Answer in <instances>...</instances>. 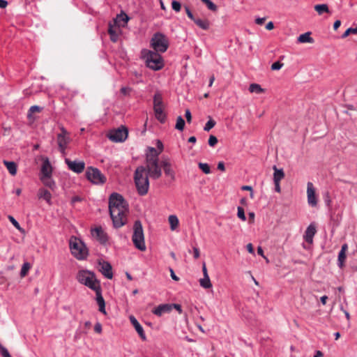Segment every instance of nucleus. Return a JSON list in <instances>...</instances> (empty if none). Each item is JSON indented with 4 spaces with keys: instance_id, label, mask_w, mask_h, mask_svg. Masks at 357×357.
<instances>
[{
    "instance_id": "3",
    "label": "nucleus",
    "mask_w": 357,
    "mask_h": 357,
    "mask_svg": "<svg viewBox=\"0 0 357 357\" xmlns=\"http://www.w3.org/2000/svg\"><path fill=\"white\" fill-rule=\"evenodd\" d=\"M160 52L143 49L141 52V57L145 61L146 66L153 70H159L164 66V61Z\"/></svg>"
},
{
    "instance_id": "58",
    "label": "nucleus",
    "mask_w": 357,
    "mask_h": 357,
    "mask_svg": "<svg viewBox=\"0 0 357 357\" xmlns=\"http://www.w3.org/2000/svg\"><path fill=\"white\" fill-rule=\"evenodd\" d=\"M169 271H170V275H171V278H172V280H174L175 281H178L179 280V278L176 275L174 270L172 268H170Z\"/></svg>"
},
{
    "instance_id": "31",
    "label": "nucleus",
    "mask_w": 357,
    "mask_h": 357,
    "mask_svg": "<svg viewBox=\"0 0 357 357\" xmlns=\"http://www.w3.org/2000/svg\"><path fill=\"white\" fill-rule=\"evenodd\" d=\"M168 220L170 225V229L172 230H175L179 223L177 216L175 215H171L169 216Z\"/></svg>"
},
{
    "instance_id": "17",
    "label": "nucleus",
    "mask_w": 357,
    "mask_h": 357,
    "mask_svg": "<svg viewBox=\"0 0 357 357\" xmlns=\"http://www.w3.org/2000/svg\"><path fill=\"white\" fill-rule=\"evenodd\" d=\"M317 232L316 226L314 223H311L306 229L303 235V238L309 244L313 243V238Z\"/></svg>"
},
{
    "instance_id": "54",
    "label": "nucleus",
    "mask_w": 357,
    "mask_h": 357,
    "mask_svg": "<svg viewBox=\"0 0 357 357\" xmlns=\"http://www.w3.org/2000/svg\"><path fill=\"white\" fill-rule=\"evenodd\" d=\"M185 116L186 118L187 122L190 123L192 119V115L190 109H186L185 113Z\"/></svg>"
},
{
    "instance_id": "46",
    "label": "nucleus",
    "mask_w": 357,
    "mask_h": 357,
    "mask_svg": "<svg viewBox=\"0 0 357 357\" xmlns=\"http://www.w3.org/2000/svg\"><path fill=\"white\" fill-rule=\"evenodd\" d=\"M117 20L119 22H123L124 24L127 23L129 20L128 16L126 13H121L117 16Z\"/></svg>"
},
{
    "instance_id": "38",
    "label": "nucleus",
    "mask_w": 357,
    "mask_h": 357,
    "mask_svg": "<svg viewBox=\"0 0 357 357\" xmlns=\"http://www.w3.org/2000/svg\"><path fill=\"white\" fill-rule=\"evenodd\" d=\"M40 110H41V108L39 106H37V105L31 106L28 111V114H27L28 119H32L33 114L36 112H40Z\"/></svg>"
},
{
    "instance_id": "13",
    "label": "nucleus",
    "mask_w": 357,
    "mask_h": 357,
    "mask_svg": "<svg viewBox=\"0 0 357 357\" xmlns=\"http://www.w3.org/2000/svg\"><path fill=\"white\" fill-rule=\"evenodd\" d=\"M65 162L70 170L77 174L82 173L85 168V163L83 161L71 160L68 158H66Z\"/></svg>"
},
{
    "instance_id": "34",
    "label": "nucleus",
    "mask_w": 357,
    "mask_h": 357,
    "mask_svg": "<svg viewBox=\"0 0 357 357\" xmlns=\"http://www.w3.org/2000/svg\"><path fill=\"white\" fill-rule=\"evenodd\" d=\"M199 283L201 287L204 289H208L212 287L209 276H206L200 279Z\"/></svg>"
},
{
    "instance_id": "16",
    "label": "nucleus",
    "mask_w": 357,
    "mask_h": 357,
    "mask_svg": "<svg viewBox=\"0 0 357 357\" xmlns=\"http://www.w3.org/2000/svg\"><path fill=\"white\" fill-rule=\"evenodd\" d=\"M307 203L310 206L314 207L317 205V199L315 194V189L312 183L308 182L307 184Z\"/></svg>"
},
{
    "instance_id": "42",
    "label": "nucleus",
    "mask_w": 357,
    "mask_h": 357,
    "mask_svg": "<svg viewBox=\"0 0 357 357\" xmlns=\"http://www.w3.org/2000/svg\"><path fill=\"white\" fill-rule=\"evenodd\" d=\"M199 169L205 174H208L211 173V168L207 163L199 162L198 164Z\"/></svg>"
},
{
    "instance_id": "21",
    "label": "nucleus",
    "mask_w": 357,
    "mask_h": 357,
    "mask_svg": "<svg viewBox=\"0 0 357 357\" xmlns=\"http://www.w3.org/2000/svg\"><path fill=\"white\" fill-rule=\"evenodd\" d=\"M172 307L169 304H162L156 307L153 310V313L157 316H162V314L170 312Z\"/></svg>"
},
{
    "instance_id": "39",
    "label": "nucleus",
    "mask_w": 357,
    "mask_h": 357,
    "mask_svg": "<svg viewBox=\"0 0 357 357\" xmlns=\"http://www.w3.org/2000/svg\"><path fill=\"white\" fill-rule=\"evenodd\" d=\"M323 198H324V201L326 206L328 208H330L331 206V202H332L330 193L328 192H324L323 195Z\"/></svg>"
},
{
    "instance_id": "25",
    "label": "nucleus",
    "mask_w": 357,
    "mask_h": 357,
    "mask_svg": "<svg viewBox=\"0 0 357 357\" xmlns=\"http://www.w3.org/2000/svg\"><path fill=\"white\" fill-rule=\"evenodd\" d=\"M3 162L12 176H15L17 174V164L15 162L3 160Z\"/></svg>"
},
{
    "instance_id": "12",
    "label": "nucleus",
    "mask_w": 357,
    "mask_h": 357,
    "mask_svg": "<svg viewBox=\"0 0 357 357\" xmlns=\"http://www.w3.org/2000/svg\"><path fill=\"white\" fill-rule=\"evenodd\" d=\"M127 213L128 211H119V214H118V212L115 214L109 213L114 227L118 229L126 225Z\"/></svg>"
},
{
    "instance_id": "64",
    "label": "nucleus",
    "mask_w": 357,
    "mask_h": 357,
    "mask_svg": "<svg viewBox=\"0 0 357 357\" xmlns=\"http://www.w3.org/2000/svg\"><path fill=\"white\" fill-rule=\"evenodd\" d=\"M341 25V22L340 20H336L333 24V28L335 30L337 29Z\"/></svg>"
},
{
    "instance_id": "29",
    "label": "nucleus",
    "mask_w": 357,
    "mask_h": 357,
    "mask_svg": "<svg viewBox=\"0 0 357 357\" xmlns=\"http://www.w3.org/2000/svg\"><path fill=\"white\" fill-rule=\"evenodd\" d=\"M193 22L203 30H207L209 28V22L208 20L195 18Z\"/></svg>"
},
{
    "instance_id": "14",
    "label": "nucleus",
    "mask_w": 357,
    "mask_h": 357,
    "mask_svg": "<svg viewBox=\"0 0 357 357\" xmlns=\"http://www.w3.org/2000/svg\"><path fill=\"white\" fill-rule=\"evenodd\" d=\"M91 233L93 237L96 238L101 244H106L109 240L107 234L101 227L92 229Z\"/></svg>"
},
{
    "instance_id": "59",
    "label": "nucleus",
    "mask_w": 357,
    "mask_h": 357,
    "mask_svg": "<svg viewBox=\"0 0 357 357\" xmlns=\"http://www.w3.org/2000/svg\"><path fill=\"white\" fill-rule=\"evenodd\" d=\"M266 20V18L265 17H257L256 20H255V22L256 24H259V25H261L264 24V22H265Z\"/></svg>"
},
{
    "instance_id": "23",
    "label": "nucleus",
    "mask_w": 357,
    "mask_h": 357,
    "mask_svg": "<svg viewBox=\"0 0 357 357\" xmlns=\"http://www.w3.org/2000/svg\"><path fill=\"white\" fill-rule=\"evenodd\" d=\"M348 249L347 244L344 243L342 245L341 250L338 254V266L342 267L346 259V252Z\"/></svg>"
},
{
    "instance_id": "49",
    "label": "nucleus",
    "mask_w": 357,
    "mask_h": 357,
    "mask_svg": "<svg viewBox=\"0 0 357 357\" xmlns=\"http://www.w3.org/2000/svg\"><path fill=\"white\" fill-rule=\"evenodd\" d=\"M350 33H357V27L356 28H349L347 29L345 32L342 34V37L346 38L347 37Z\"/></svg>"
},
{
    "instance_id": "30",
    "label": "nucleus",
    "mask_w": 357,
    "mask_h": 357,
    "mask_svg": "<svg viewBox=\"0 0 357 357\" xmlns=\"http://www.w3.org/2000/svg\"><path fill=\"white\" fill-rule=\"evenodd\" d=\"M162 107V95L157 92L153 96V109Z\"/></svg>"
},
{
    "instance_id": "50",
    "label": "nucleus",
    "mask_w": 357,
    "mask_h": 357,
    "mask_svg": "<svg viewBox=\"0 0 357 357\" xmlns=\"http://www.w3.org/2000/svg\"><path fill=\"white\" fill-rule=\"evenodd\" d=\"M283 63L280 61H276L271 65V70H278L282 68Z\"/></svg>"
},
{
    "instance_id": "27",
    "label": "nucleus",
    "mask_w": 357,
    "mask_h": 357,
    "mask_svg": "<svg viewBox=\"0 0 357 357\" xmlns=\"http://www.w3.org/2000/svg\"><path fill=\"white\" fill-rule=\"evenodd\" d=\"M273 182H280L284 177V173L282 169H278L276 166H273Z\"/></svg>"
},
{
    "instance_id": "4",
    "label": "nucleus",
    "mask_w": 357,
    "mask_h": 357,
    "mask_svg": "<svg viewBox=\"0 0 357 357\" xmlns=\"http://www.w3.org/2000/svg\"><path fill=\"white\" fill-rule=\"evenodd\" d=\"M77 281L94 291L100 287V282L96 279L93 272L88 270L79 271L76 276Z\"/></svg>"
},
{
    "instance_id": "60",
    "label": "nucleus",
    "mask_w": 357,
    "mask_h": 357,
    "mask_svg": "<svg viewBox=\"0 0 357 357\" xmlns=\"http://www.w3.org/2000/svg\"><path fill=\"white\" fill-rule=\"evenodd\" d=\"M161 165L162 166L163 169L171 167V164L167 160H162L161 162Z\"/></svg>"
},
{
    "instance_id": "11",
    "label": "nucleus",
    "mask_w": 357,
    "mask_h": 357,
    "mask_svg": "<svg viewBox=\"0 0 357 357\" xmlns=\"http://www.w3.org/2000/svg\"><path fill=\"white\" fill-rule=\"evenodd\" d=\"M109 139L114 142H124L128 137V130L126 128H118L110 132L108 135Z\"/></svg>"
},
{
    "instance_id": "15",
    "label": "nucleus",
    "mask_w": 357,
    "mask_h": 357,
    "mask_svg": "<svg viewBox=\"0 0 357 357\" xmlns=\"http://www.w3.org/2000/svg\"><path fill=\"white\" fill-rule=\"evenodd\" d=\"M98 266L100 267V271L106 278L112 279L113 278L112 267L109 262L100 260L98 261Z\"/></svg>"
},
{
    "instance_id": "8",
    "label": "nucleus",
    "mask_w": 357,
    "mask_h": 357,
    "mask_svg": "<svg viewBox=\"0 0 357 357\" xmlns=\"http://www.w3.org/2000/svg\"><path fill=\"white\" fill-rule=\"evenodd\" d=\"M132 240L138 250L141 251L146 250L142 225L139 220H136L134 223Z\"/></svg>"
},
{
    "instance_id": "7",
    "label": "nucleus",
    "mask_w": 357,
    "mask_h": 357,
    "mask_svg": "<svg viewBox=\"0 0 357 357\" xmlns=\"http://www.w3.org/2000/svg\"><path fill=\"white\" fill-rule=\"evenodd\" d=\"M151 46L157 52L164 53L169 47L168 38L161 32L155 33L151 39Z\"/></svg>"
},
{
    "instance_id": "52",
    "label": "nucleus",
    "mask_w": 357,
    "mask_h": 357,
    "mask_svg": "<svg viewBox=\"0 0 357 357\" xmlns=\"http://www.w3.org/2000/svg\"><path fill=\"white\" fill-rule=\"evenodd\" d=\"M185 12H186V14L188 15V17L192 20V21H194V20H195L192 13L191 12L190 9L188 7V6H185Z\"/></svg>"
},
{
    "instance_id": "43",
    "label": "nucleus",
    "mask_w": 357,
    "mask_h": 357,
    "mask_svg": "<svg viewBox=\"0 0 357 357\" xmlns=\"http://www.w3.org/2000/svg\"><path fill=\"white\" fill-rule=\"evenodd\" d=\"M8 218L9 220V221L13 224V225L19 231H22V227H20L19 222L12 216V215H8Z\"/></svg>"
},
{
    "instance_id": "9",
    "label": "nucleus",
    "mask_w": 357,
    "mask_h": 357,
    "mask_svg": "<svg viewBox=\"0 0 357 357\" xmlns=\"http://www.w3.org/2000/svg\"><path fill=\"white\" fill-rule=\"evenodd\" d=\"M85 174L86 178L95 185H103L107 181L105 176L96 167H87Z\"/></svg>"
},
{
    "instance_id": "41",
    "label": "nucleus",
    "mask_w": 357,
    "mask_h": 357,
    "mask_svg": "<svg viewBox=\"0 0 357 357\" xmlns=\"http://www.w3.org/2000/svg\"><path fill=\"white\" fill-rule=\"evenodd\" d=\"M201 1L206 4L207 8L210 10H212V11L217 10V8H218L217 6L213 2H212L211 0H201Z\"/></svg>"
},
{
    "instance_id": "47",
    "label": "nucleus",
    "mask_w": 357,
    "mask_h": 357,
    "mask_svg": "<svg viewBox=\"0 0 357 357\" xmlns=\"http://www.w3.org/2000/svg\"><path fill=\"white\" fill-rule=\"evenodd\" d=\"M172 8L174 11L179 12L181 8V4L179 1L174 0L172 2Z\"/></svg>"
},
{
    "instance_id": "18",
    "label": "nucleus",
    "mask_w": 357,
    "mask_h": 357,
    "mask_svg": "<svg viewBox=\"0 0 357 357\" xmlns=\"http://www.w3.org/2000/svg\"><path fill=\"white\" fill-rule=\"evenodd\" d=\"M130 321L132 326H134L135 331L137 332L139 337L142 338V340H146V336L144 331V328L142 326V325L139 323V321L137 320V319L134 316H130Z\"/></svg>"
},
{
    "instance_id": "24",
    "label": "nucleus",
    "mask_w": 357,
    "mask_h": 357,
    "mask_svg": "<svg viewBox=\"0 0 357 357\" xmlns=\"http://www.w3.org/2000/svg\"><path fill=\"white\" fill-rule=\"evenodd\" d=\"M38 196L40 199L45 200L48 204H50L52 195L50 191L45 188H40L38 190Z\"/></svg>"
},
{
    "instance_id": "56",
    "label": "nucleus",
    "mask_w": 357,
    "mask_h": 357,
    "mask_svg": "<svg viewBox=\"0 0 357 357\" xmlns=\"http://www.w3.org/2000/svg\"><path fill=\"white\" fill-rule=\"evenodd\" d=\"M192 250H193L194 258L198 259L200 255L199 248L197 247H193Z\"/></svg>"
},
{
    "instance_id": "35",
    "label": "nucleus",
    "mask_w": 357,
    "mask_h": 357,
    "mask_svg": "<svg viewBox=\"0 0 357 357\" xmlns=\"http://www.w3.org/2000/svg\"><path fill=\"white\" fill-rule=\"evenodd\" d=\"M249 90L251 93H261L264 91V89L258 84H251L249 87Z\"/></svg>"
},
{
    "instance_id": "32",
    "label": "nucleus",
    "mask_w": 357,
    "mask_h": 357,
    "mask_svg": "<svg viewBox=\"0 0 357 357\" xmlns=\"http://www.w3.org/2000/svg\"><path fill=\"white\" fill-rule=\"evenodd\" d=\"M314 10L318 13L319 15L325 13H329L328 7L326 4H317L314 6Z\"/></svg>"
},
{
    "instance_id": "22",
    "label": "nucleus",
    "mask_w": 357,
    "mask_h": 357,
    "mask_svg": "<svg viewBox=\"0 0 357 357\" xmlns=\"http://www.w3.org/2000/svg\"><path fill=\"white\" fill-rule=\"evenodd\" d=\"M42 177H50L52 174V167L48 160H46L43 162L41 167Z\"/></svg>"
},
{
    "instance_id": "55",
    "label": "nucleus",
    "mask_w": 357,
    "mask_h": 357,
    "mask_svg": "<svg viewBox=\"0 0 357 357\" xmlns=\"http://www.w3.org/2000/svg\"><path fill=\"white\" fill-rule=\"evenodd\" d=\"M130 91H131V89L129 87H122L121 89V93L122 94H123L124 96L128 95Z\"/></svg>"
},
{
    "instance_id": "61",
    "label": "nucleus",
    "mask_w": 357,
    "mask_h": 357,
    "mask_svg": "<svg viewBox=\"0 0 357 357\" xmlns=\"http://www.w3.org/2000/svg\"><path fill=\"white\" fill-rule=\"evenodd\" d=\"M8 6V1L6 0H0V8H5Z\"/></svg>"
},
{
    "instance_id": "5",
    "label": "nucleus",
    "mask_w": 357,
    "mask_h": 357,
    "mask_svg": "<svg viewBox=\"0 0 357 357\" xmlns=\"http://www.w3.org/2000/svg\"><path fill=\"white\" fill-rule=\"evenodd\" d=\"M109 213L119 214V211H128V204L122 195L117 192L111 194L109 198Z\"/></svg>"
},
{
    "instance_id": "36",
    "label": "nucleus",
    "mask_w": 357,
    "mask_h": 357,
    "mask_svg": "<svg viewBox=\"0 0 357 357\" xmlns=\"http://www.w3.org/2000/svg\"><path fill=\"white\" fill-rule=\"evenodd\" d=\"M185 126V121L181 116L177 117L175 128L182 131Z\"/></svg>"
},
{
    "instance_id": "2",
    "label": "nucleus",
    "mask_w": 357,
    "mask_h": 357,
    "mask_svg": "<svg viewBox=\"0 0 357 357\" xmlns=\"http://www.w3.org/2000/svg\"><path fill=\"white\" fill-rule=\"evenodd\" d=\"M134 181L138 194L144 196L147 194L149 188V180L146 169L144 166H139L134 173Z\"/></svg>"
},
{
    "instance_id": "37",
    "label": "nucleus",
    "mask_w": 357,
    "mask_h": 357,
    "mask_svg": "<svg viewBox=\"0 0 357 357\" xmlns=\"http://www.w3.org/2000/svg\"><path fill=\"white\" fill-rule=\"evenodd\" d=\"M30 268L31 265L29 262L24 263L20 271V276L22 278L26 276Z\"/></svg>"
},
{
    "instance_id": "45",
    "label": "nucleus",
    "mask_w": 357,
    "mask_h": 357,
    "mask_svg": "<svg viewBox=\"0 0 357 357\" xmlns=\"http://www.w3.org/2000/svg\"><path fill=\"white\" fill-rule=\"evenodd\" d=\"M237 216L239 219H241V220L243 221H245L246 220V217H245V212H244V209L241 207V206H238V208H237Z\"/></svg>"
},
{
    "instance_id": "51",
    "label": "nucleus",
    "mask_w": 357,
    "mask_h": 357,
    "mask_svg": "<svg viewBox=\"0 0 357 357\" xmlns=\"http://www.w3.org/2000/svg\"><path fill=\"white\" fill-rule=\"evenodd\" d=\"M218 143V139L214 135H211L208 139V144L210 146H214Z\"/></svg>"
},
{
    "instance_id": "28",
    "label": "nucleus",
    "mask_w": 357,
    "mask_h": 357,
    "mask_svg": "<svg viewBox=\"0 0 357 357\" xmlns=\"http://www.w3.org/2000/svg\"><path fill=\"white\" fill-rule=\"evenodd\" d=\"M298 41L301 43H312L314 42V40L312 37H310V33L306 32L300 35L298 38Z\"/></svg>"
},
{
    "instance_id": "62",
    "label": "nucleus",
    "mask_w": 357,
    "mask_h": 357,
    "mask_svg": "<svg viewBox=\"0 0 357 357\" xmlns=\"http://www.w3.org/2000/svg\"><path fill=\"white\" fill-rule=\"evenodd\" d=\"M218 169L221 170V171H225V164H224L223 162H218Z\"/></svg>"
},
{
    "instance_id": "48",
    "label": "nucleus",
    "mask_w": 357,
    "mask_h": 357,
    "mask_svg": "<svg viewBox=\"0 0 357 357\" xmlns=\"http://www.w3.org/2000/svg\"><path fill=\"white\" fill-rule=\"evenodd\" d=\"M0 354L2 357H11L8 349L4 347L2 344L0 346Z\"/></svg>"
},
{
    "instance_id": "33",
    "label": "nucleus",
    "mask_w": 357,
    "mask_h": 357,
    "mask_svg": "<svg viewBox=\"0 0 357 357\" xmlns=\"http://www.w3.org/2000/svg\"><path fill=\"white\" fill-rule=\"evenodd\" d=\"M41 181L43 183V184L50 188L52 190H54L56 188V183L50 177H45L41 178Z\"/></svg>"
},
{
    "instance_id": "6",
    "label": "nucleus",
    "mask_w": 357,
    "mask_h": 357,
    "mask_svg": "<svg viewBox=\"0 0 357 357\" xmlns=\"http://www.w3.org/2000/svg\"><path fill=\"white\" fill-rule=\"evenodd\" d=\"M70 249L72 255L78 260L86 259L88 256V250L83 241L72 237L70 239Z\"/></svg>"
},
{
    "instance_id": "20",
    "label": "nucleus",
    "mask_w": 357,
    "mask_h": 357,
    "mask_svg": "<svg viewBox=\"0 0 357 357\" xmlns=\"http://www.w3.org/2000/svg\"><path fill=\"white\" fill-rule=\"evenodd\" d=\"M120 31L119 27L116 25L109 24L108 33L110 36V40L112 42H116L119 39V33Z\"/></svg>"
},
{
    "instance_id": "40",
    "label": "nucleus",
    "mask_w": 357,
    "mask_h": 357,
    "mask_svg": "<svg viewBox=\"0 0 357 357\" xmlns=\"http://www.w3.org/2000/svg\"><path fill=\"white\" fill-rule=\"evenodd\" d=\"M215 121L213 120L211 118H209V120L206 122L204 127V130L208 132L211 129H212L215 126Z\"/></svg>"
},
{
    "instance_id": "1",
    "label": "nucleus",
    "mask_w": 357,
    "mask_h": 357,
    "mask_svg": "<svg viewBox=\"0 0 357 357\" xmlns=\"http://www.w3.org/2000/svg\"><path fill=\"white\" fill-rule=\"evenodd\" d=\"M149 153L146 156V169L148 176L153 179H158L162 175L161 167L159 165L158 155L160 152L153 147L148 148Z\"/></svg>"
},
{
    "instance_id": "53",
    "label": "nucleus",
    "mask_w": 357,
    "mask_h": 357,
    "mask_svg": "<svg viewBox=\"0 0 357 357\" xmlns=\"http://www.w3.org/2000/svg\"><path fill=\"white\" fill-rule=\"evenodd\" d=\"M94 331L97 333H101L102 332V325L100 323L97 322L94 326Z\"/></svg>"
},
{
    "instance_id": "10",
    "label": "nucleus",
    "mask_w": 357,
    "mask_h": 357,
    "mask_svg": "<svg viewBox=\"0 0 357 357\" xmlns=\"http://www.w3.org/2000/svg\"><path fill=\"white\" fill-rule=\"evenodd\" d=\"M67 130L62 127L61 132L57 135L56 141L59 151L63 154H66V149L70 142V137L68 136Z\"/></svg>"
},
{
    "instance_id": "19",
    "label": "nucleus",
    "mask_w": 357,
    "mask_h": 357,
    "mask_svg": "<svg viewBox=\"0 0 357 357\" xmlns=\"http://www.w3.org/2000/svg\"><path fill=\"white\" fill-rule=\"evenodd\" d=\"M94 291L96 292V300L99 307V311L103 314H106L105 302L102 296L101 287H100L99 288L96 289V290H94Z\"/></svg>"
},
{
    "instance_id": "57",
    "label": "nucleus",
    "mask_w": 357,
    "mask_h": 357,
    "mask_svg": "<svg viewBox=\"0 0 357 357\" xmlns=\"http://www.w3.org/2000/svg\"><path fill=\"white\" fill-rule=\"evenodd\" d=\"M82 201V198L79 196H75L71 199V204L74 205L76 202H79Z\"/></svg>"
},
{
    "instance_id": "63",
    "label": "nucleus",
    "mask_w": 357,
    "mask_h": 357,
    "mask_svg": "<svg viewBox=\"0 0 357 357\" xmlns=\"http://www.w3.org/2000/svg\"><path fill=\"white\" fill-rule=\"evenodd\" d=\"M273 28H274V24H273V23L272 22H269L266 25V29H268V30H272Z\"/></svg>"
},
{
    "instance_id": "26",
    "label": "nucleus",
    "mask_w": 357,
    "mask_h": 357,
    "mask_svg": "<svg viewBox=\"0 0 357 357\" xmlns=\"http://www.w3.org/2000/svg\"><path fill=\"white\" fill-rule=\"evenodd\" d=\"M155 118L162 123L166 121V114L163 112L162 107L154 108Z\"/></svg>"
},
{
    "instance_id": "44",
    "label": "nucleus",
    "mask_w": 357,
    "mask_h": 357,
    "mask_svg": "<svg viewBox=\"0 0 357 357\" xmlns=\"http://www.w3.org/2000/svg\"><path fill=\"white\" fill-rule=\"evenodd\" d=\"M166 176H170L172 180L175 178V173L172 169V167L163 169Z\"/></svg>"
}]
</instances>
